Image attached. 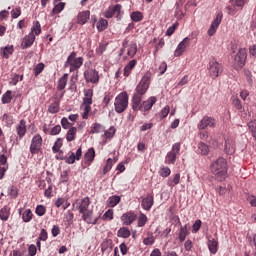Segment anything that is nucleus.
<instances>
[{"label": "nucleus", "mask_w": 256, "mask_h": 256, "mask_svg": "<svg viewBox=\"0 0 256 256\" xmlns=\"http://www.w3.org/2000/svg\"><path fill=\"white\" fill-rule=\"evenodd\" d=\"M79 209V213L82 215V219L86 221V223H97V220L94 222L91 221V217H93V206H91V199L89 197H85L79 202L73 204V207Z\"/></svg>", "instance_id": "1"}, {"label": "nucleus", "mask_w": 256, "mask_h": 256, "mask_svg": "<svg viewBox=\"0 0 256 256\" xmlns=\"http://www.w3.org/2000/svg\"><path fill=\"white\" fill-rule=\"evenodd\" d=\"M211 171L217 181H225L227 178V160L223 157L218 158L211 164Z\"/></svg>", "instance_id": "2"}, {"label": "nucleus", "mask_w": 256, "mask_h": 256, "mask_svg": "<svg viewBox=\"0 0 256 256\" xmlns=\"http://www.w3.org/2000/svg\"><path fill=\"white\" fill-rule=\"evenodd\" d=\"M35 35H41V24L39 21L34 22L31 32L23 38L21 48L29 49L35 43Z\"/></svg>", "instance_id": "3"}, {"label": "nucleus", "mask_w": 256, "mask_h": 256, "mask_svg": "<svg viewBox=\"0 0 256 256\" xmlns=\"http://www.w3.org/2000/svg\"><path fill=\"white\" fill-rule=\"evenodd\" d=\"M129 107V95L127 92L118 94L114 101V109L116 113H123Z\"/></svg>", "instance_id": "4"}, {"label": "nucleus", "mask_w": 256, "mask_h": 256, "mask_svg": "<svg viewBox=\"0 0 256 256\" xmlns=\"http://www.w3.org/2000/svg\"><path fill=\"white\" fill-rule=\"evenodd\" d=\"M81 65H83V57L77 58V53L72 52L68 56V58L64 64V67H69L70 73H73V71H77V69H79L81 67Z\"/></svg>", "instance_id": "5"}, {"label": "nucleus", "mask_w": 256, "mask_h": 256, "mask_svg": "<svg viewBox=\"0 0 256 256\" xmlns=\"http://www.w3.org/2000/svg\"><path fill=\"white\" fill-rule=\"evenodd\" d=\"M248 0H230V5L226 6L228 15H236L237 11H241Z\"/></svg>", "instance_id": "6"}, {"label": "nucleus", "mask_w": 256, "mask_h": 256, "mask_svg": "<svg viewBox=\"0 0 256 256\" xmlns=\"http://www.w3.org/2000/svg\"><path fill=\"white\" fill-rule=\"evenodd\" d=\"M245 61H247V49L241 48L234 57L235 69H243L245 66Z\"/></svg>", "instance_id": "7"}, {"label": "nucleus", "mask_w": 256, "mask_h": 256, "mask_svg": "<svg viewBox=\"0 0 256 256\" xmlns=\"http://www.w3.org/2000/svg\"><path fill=\"white\" fill-rule=\"evenodd\" d=\"M208 71L212 79H217L223 73V65L216 60H211L208 65Z\"/></svg>", "instance_id": "8"}, {"label": "nucleus", "mask_w": 256, "mask_h": 256, "mask_svg": "<svg viewBox=\"0 0 256 256\" xmlns=\"http://www.w3.org/2000/svg\"><path fill=\"white\" fill-rule=\"evenodd\" d=\"M180 151H181V144L175 143L172 146V150L167 153L165 162L168 165H175V161H177V156L179 155Z\"/></svg>", "instance_id": "9"}, {"label": "nucleus", "mask_w": 256, "mask_h": 256, "mask_svg": "<svg viewBox=\"0 0 256 256\" xmlns=\"http://www.w3.org/2000/svg\"><path fill=\"white\" fill-rule=\"evenodd\" d=\"M191 45V38L186 37L184 38L176 47L174 51V57H181L185 51H187V48Z\"/></svg>", "instance_id": "10"}, {"label": "nucleus", "mask_w": 256, "mask_h": 256, "mask_svg": "<svg viewBox=\"0 0 256 256\" xmlns=\"http://www.w3.org/2000/svg\"><path fill=\"white\" fill-rule=\"evenodd\" d=\"M41 145H43V138L41 135L36 134L31 141L30 152L32 155L37 154L38 151H41Z\"/></svg>", "instance_id": "11"}, {"label": "nucleus", "mask_w": 256, "mask_h": 256, "mask_svg": "<svg viewBox=\"0 0 256 256\" xmlns=\"http://www.w3.org/2000/svg\"><path fill=\"white\" fill-rule=\"evenodd\" d=\"M150 83L151 81L149 80V76H143L136 87V93L138 95H145V93H147V89H149Z\"/></svg>", "instance_id": "12"}, {"label": "nucleus", "mask_w": 256, "mask_h": 256, "mask_svg": "<svg viewBox=\"0 0 256 256\" xmlns=\"http://www.w3.org/2000/svg\"><path fill=\"white\" fill-rule=\"evenodd\" d=\"M221 21H223V13H218L216 15V18L211 23L210 28L208 29L209 37H213L215 33H217V29H219V25H221Z\"/></svg>", "instance_id": "13"}, {"label": "nucleus", "mask_w": 256, "mask_h": 256, "mask_svg": "<svg viewBox=\"0 0 256 256\" xmlns=\"http://www.w3.org/2000/svg\"><path fill=\"white\" fill-rule=\"evenodd\" d=\"M215 125H217V122L215 121V118L213 117H209V116H205L204 118H202V120L198 123L197 128L200 131H203L205 129H207V127H215Z\"/></svg>", "instance_id": "14"}, {"label": "nucleus", "mask_w": 256, "mask_h": 256, "mask_svg": "<svg viewBox=\"0 0 256 256\" xmlns=\"http://www.w3.org/2000/svg\"><path fill=\"white\" fill-rule=\"evenodd\" d=\"M84 77L87 83H97L99 81V72L94 69H90L84 72Z\"/></svg>", "instance_id": "15"}, {"label": "nucleus", "mask_w": 256, "mask_h": 256, "mask_svg": "<svg viewBox=\"0 0 256 256\" xmlns=\"http://www.w3.org/2000/svg\"><path fill=\"white\" fill-rule=\"evenodd\" d=\"M135 219H137V215L133 212L124 213L121 217L123 225H131Z\"/></svg>", "instance_id": "16"}, {"label": "nucleus", "mask_w": 256, "mask_h": 256, "mask_svg": "<svg viewBox=\"0 0 256 256\" xmlns=\"http://www.w3.org/2000/svg\"><path fill=\"white\" fill-rule=\"evenodd\" d=\"M155 103H157V97L151 96L146 101L142 102L141 111H149Z\"/></svg>", "instance_id": "17"}, {"label": "nucleus", "mask_w": 256, "mask_h": 256, "mask_svg": "<svg viewBox=\"0 0 256 256\" xmlns=\"http://www.w3.org/2000/svg\"><path fill=\"white\" fill-rule=\"evenodd\" d=\"M153 203H154V199H153V195L148 194L141 203V207L142 209H144L145 211H149L152 207H153Z\"/></svg>", "instance_id": "18"}, {"label": "nucleus", "mask_w": 256, "mask_h": 256, "mask_svg": "<svg viewBox=\"0 0 256 256\" xmlns=\"http://www.w3.org/2000/svg\"><path fill=\"white\" fill-rule=\"evenodd\" d=\"M116 13H117V15H119V13H121V5L120 4L109 7L108 10L104 13V17H106V19H111V17H113V15H115Z\"/></svg>", "instance_id": "19"}, {"label": "nucleus", "mask_w": 256, "mask_h": 256, "mask_svg": "<svg viewBox=\"0 0 256 256\" xmlns=\"http://www.w3.org/2000/svg\"><path fill=\"white\" fill-rule=\"evenodd\" d=\"M16 133L20 137V139H23V137H25V133H27V125L25 120H21L16 126Z\"/></svg>", "instance_id": "20"}, {"label": "nucleus", "mask_w": 256, "mask_h": 256, "mask_svg": "<svg viewBox=\"0 0 256 256\" xmlns=\"http://www.w3.org/2000/svg\"><path fill=\"white\" fill-rule=\"evenodd\" d=\"M13 51H15V48L13 47V45H8L0 48V55H2L4 59H9V57L13 55Z\"/></svg>", "instance_id": "21"}, {"label": "nucleus", "mask_w": 256, "mask_h": 256, "mask_svg": "<svg viewBox=\"0 0 256 256\" xmlns=\"http://www.w3.org/2000/svg\"><path fill=\"white\" fill-rule=\"evenodd\" d=\"M141 101H143V98H141V94H134L132 98L133 111H139V109L141 110Z\"/></svg>", "instance_id": "22"}, {"label": "nucleus", "mask_w": 256, "mask_h": 256, "mask_svg": "<svg viewBox=\"0 0 256 256\" xmlns=\"http://www.w3.org/2000/svg\"><path fill=\"white\" fill-rule=\"evenodd\" d=\"M224 151L227 155H233L235 153V142L233 139H227L225 141Z\"/></svg>", "instance_id": "23"}, {"label": "nucleus", "mask_w": 256, "mask_h": 256, "mask_svg": "<svg viewBox=\"0 0 256 256\" xmlns=\"http://www.w3.org/2000/svg\"><path fill=\"white\" fill-rule=\"evenodd\" d=\"M137 66V60H131L125 67H124V77H129L131 75V71L135 69Z\"/></svg>", "instance_id": "24"}, {"label": "nucleus", "mask_w": 256, "mask_h": 256, "mask_svg": "<svg viewBox=\"0 0 256 256\" xmlns=\"http://www.w3.org/2000/svg\"><path fill=\"white\" fill-rule=\"evenodd\" d=\"M58 1L59 0H54V8L52 10L53 15H59V13L65 9V2H59L57 4Z\"/></svg>", "instance_id": "25"}, {"label": "nucleus", "mask_w": 256, "mask_h": 256, "mask_svg": "<svg viewBox=\"0 0 256 256\" xmlns=\"http://www.w3.org/2000/svg\"><path fill=\"white\" fill-rule=\"evenodd\" d=\"M91 15V12L89 11H84L78 14V23L80 25H85L87 21H89V16Z\"/></svg>", "instance_id": "26"}, {"label": "nucleus", "mask_w": 256, "mask_h": 256, "mask_svg": "<svg viewBox=\"0 0 256 256\" xmlns=\"http://www.w3.org/2000/svg\"><path fill=\"white\" fill-rule=\"evenodd\" d=\"M93 159H95V149L90 148L84 155V161L85 163H92Z\"/></svg>", "instance_id": "27"}, {"label": "nucleus", "mask_w": 256, "mask_h": 256, "mask_svg": "<svg viewBox=\"0 0 256 256\" xmlns=\"http://www.w3.org/2000/svg\"><path fill=\"white\" fill-rule=\"evenodd\" d=\"M127 55L128 57H130L131 59H133V57H135V55H137V44L136 43H130L128 45V49H127Z\"/></svg>", "instance_id": "28"}, {"label": "nucleus", "mask_w": 256, "mask_h": 256, "mask_svg": "<svg viewBox=\"0 0 256 256\" xmlns=\"http://www.w3.org/2000/svg\"><path fill=\"white\" fill-rule=\"evenodd\" d=\"M77 137V127H71L69 128L67 134H66V139L67 141H75V138Z\"/></svg>", "instance_id": "29"}, {"label": "nucleus", "mask_w": 256, "mask_h": 256, "mask_svg": "<svg viewBox=\"0 0 256 256\" xmlns=\"http://www.w3.org/2000/svg\"><path fill=\"white\" fill-rule=\"evenodd\" d=\"M83 103H93V89L84 90Z\"/></svg>", "instance_id": "30"}, {"label": "nucleus", "mask_w": 256, "mask_h": 256, "mask_svg": "<svg viewBox=\"0 0 256 256\" xmlns=\"http://www.w3.org/2000/svg\"><path fill=\"white\" fill-rule=\"evenodd\" d=\"M11 215L10 209L7 206H4L0 210V219L1 221H7L9 219V216Z\"/></svg>", "instance_id": "31"}, {"label": "nucleus", "mask_w": 256, "mask_h": 256, "mask_svg": "<svg viewBox=\"0 0 256 256\" xmlns=\"http://www.w3.org/2000/svg\"><path fill=\"white\" fill-rule=\"evenodd\" d=\"M117 235L122 239H128V237H131V231L129 230V228L122 227L118 230Z\"/></svg>", "instance_id": "32"}, {"label": "nucleus", "mask_w": 256, "mask_h": 256, "mask_svg": "<svg viewBox=\"0 0 256 256\" xmlns=\"http://www.w3.org/2000/svg\"><path fill=\"white\" fill-rule=\"evenodd\" d=\"M181 181V174L177 173L175 174L173 179H169L167 182L168 187H175V185H179Z\"/></svg>", "instance_id": "33"}, {"label": "nucleus", "mask_w": 256, "mask_h": 256, "mask_svg": "<svg viewBox=\"0 0 256 256\" xmlns=\"http://www.w3.org/2000/svg\"><path fill=\"white\" fill-rule=\"evenodd\" d=\"M187 235H189V231L187 230V225L183 226L180 228V232H179V241L181 243H183V241H185Z\"/></svg>", "instance_id": "34"}, {"label": "nucleus", "mask_w": 256, "mask_h": 256, "mask_svg": "<svg viewBox=\"0 0 256 256\" xmlns=\"http://www.w3.org/2000/svg\"><path fill=\"white\" fill-rule=\"evenodd\" d=\"M69 74H64L58 81V89L63 90L67 87V79Z\"/></svg>", "instance_id": "35"}, {"label": "nucleus", "mask_w": 256, "mask_h": 256, "mask_svg": "<svg viewBox=\"0 0 256 256\" xmlns=\"http://www.w3.org/2000/svg\"><path fill=\"white\" fill-rule=\"evenodd\" d=\"M208 249L210 251V253H217V240L215 239H211V240H208Z\"/></svg>", "instance_id": "36"}, {"label": "nucleus", "mask_w": 256, "mask_h": 256, "mask_svg": "<svg viewBox=\"0 0 256 256\" xmlns=\"http://www.w3.org/2000/svg\"><path fill=\"white\" fill-rule=\"evenodd\" d=\"M108 25H109V22H107L106 19L100 18L99 21L97 22V29L98 31H105Z\"/></svg>", "instance_id": "37"}, {"label": "nucleus", "mask_w": 256, "mask_h": 256, "mask_svg": "<svg viewBox=\"0 0 256 256\" xmlns=\"http://www.w3.org/2000/svg\"><path fill=\"white\" fill-rule=\"evenodd\" d=\"M120 201H121V197L111 196L108 199V205H109V207H116V205H119Z\"/></svg>", "instance_id": "38"}, {"label": "nucleus", "mask_w": 256, "mask_h": 256, "mask_svg": "<svg viewBox=\"0 0 256 256\" xmlns=\"http://www.w3.org/2000/svg\"><path fill=\"white\" fill-rule=\"evenodd\" d=\"M22 219L24 223H29V221L33 219V212H31V209H27L26 211L23 212Z\"/></svg>", "instance_id": "39"}, {"label": "nucleus", "mask_w": 256, "mask_h": 256, "mask_svg": "<svg viewBox=\"0 0 256 256\" xmlns=\"http://www.w3.org/2000/svg\"><path fill=\"white\" fill-rule=\"evenodd\" d=\"M61 147H63V139L58 138L52 147L53 153H59Z\"/></svg>", "instance_id": "40"}, {"label": "nucleus", "mask_w": 256, "mask_h": 256, "mask_svg": "<svg viewBox=\"0 0 256 256\" xmlns=\"http://www.w3.org/2000/svg\"><path fill=\"white\" fill-rule=\"evenodd\" d=\"M198 150L201 155H209V146L203 142L198 144Z\"/></svg>", "instance_id": "41"}, {"label": "nucleus", "mask_w": 256, "mask_h": 256, "mask_svg": "<svg viewBox=\"0 0 256 256\" xmlns=\"http://www.w3.org/2000/svg\"><path fill=\"white\" fill-rule=\"evenodd\" d=\"M132 21H134L135 23H139V21H143V14L139 11L133 12L130 15Z\"/></svg>", "instance_id": "42"}, {"label": "nucleus", "mask_w": 256, "mask_h": 256, "mask_svg": "<svg viewBox=\"0 0 256 256\" xmlns=\"http://www.w3.org/2000/svg\"><path fill=\"white\" fill-rule=\"evenodd\" d=\"M114 163H117V160L108 158L106 166L104 167V173H108V171H111V168L113 167Z\"/></svg>", "instance_id": "43"}, {"label": "nucleus", "mask_w": 256, "mask_h": 256, "mask_svg": "<svg viewBox=\"0 0 256 256\" xmlns=\"http://www.w3.org/2000/svg\"><path fill=\"white\" fill-rule=\"evenodd\" d=\"M2 120L7 125V127H11V125H13V116L10 114H4Z\"/></svg>", "instance_id": "44"}, {"label": "nucleus", "mask_w": 256, "mask_h": 256, "mask_svg": "<svg viewBox=\"0 0 256 256\" xmlns=\"http://www.w3.org/2000/svg\"><path fill=\"white\" fill-rule=\"evenodd\" d=\"M35 213H36V215H38V217H43V215H45V213H47V209L43 205H38L36 207Z\"/></svg>", "instance_id": "45"}, {"label": "nucleus", "mask_w": 256, "mask_h": 256, "mask_svg": "<svg viewBox=\"0 0 256 256\" xmlns=\"http://www.w3.org/2000/svg\"><path fill=\"white\" fill-rule=\"evenodd\" d=\"M147 223V215L141 213L138 218V227H145Z\"/></svg>", "instance_id": "46"}, {"label": "nucleus", "mask_w": 256, "mask_h": 256, "mask_svg": "<svg viewBox=\"0 0 256 256\" xmlns=\"http://www.w3.org/2000/svg\"><path fill=\"white\" fill-rule=\"evenodd\" d=\"M11 99L13 97L11 96V91H7L5 94L2 96V103L5 105L7 103H11Z\"/></svg>", "instance_id": "47"}, {"label": "nucleus", "mask_w": 256, "mask_h": 256, "mask_svg": "<svg viewBox=\"0 0 256 256\" xmlns=\"http://www.w3.org/2000/svg\"><path fill=\"white\" fill-rule=\"evenodd\" d=\"M49 113H59V102L52 103L48 108Z\"/></svg>", "instance_id": "48"}, {"label": "nucleus", "mask_w": 256, "mask_h": 256, "mask_svg": "<svg viewBox=\"0 0 256 256\" xmlns=\"http://www.w3.org/2000/svg\"><path fill=\"white\" fill-rule=\"evenodd\" d=\"M103 221H112L113 219V210H107L102 216Z\"/></svg>", "instance_id": "49"}, {"label": "nucleus", "mask_w": 256, "mask_h": 256, "mask_svg": "<svg viewBox=\"0 0 256 256\" xmlns=\"http://www.w3.org/2000/svg\"><path fill=\"white\" fill-rule=\"evenodd\" d=\"M101 131H103V126L99 123H95L93 128L90 130V133L91 134L101 133Z\"/></svg>", "instance_id": "50"}, {"label": "nucleus", "mask_w": 256, "mask_h": 256, "mask_svg": "<svg viewBox=\"0 0 256 256\" xmlns=\"http://www.w3.org/2000/svg\"><path fill=\"white\" fill-rule=\"evenodd\" d=\"M75 159H77L75 157V153L70 152L68 154V156L65 157V161L69 164V165H73V163H75Z\"/></svg>", "instance_id": "51"}, {"label": "nucleus", "mask_w": 256, "mask_h": 256, "mask_svg": "<svg viewBox=\"0 0 256 256\" xmlns=\"http://www.w3.org/2000/svg\"><path fill=\"white\" fill-rule=\"evenodd\" d=\"M159 173L161 177H169L171 175V169L169 167H162Z\"/></svg>", "instance_id": "52"}, {"label": "nucleus", "mask_w": 256, "mask_h": 256, "mask_svg": "<svg viewBox=\"0 0 256 256\" xmlns=\"http://www.w3.org/2000/svg\"><path fill=\"white\" fill-rule=\"evenodd\" d=\"M169 111H171V108L169 106H165L160 113V119H165V117L169 115Z\"/></svg>", "instance_id": "53"}, {"label": "nucleus", "mask_w": 256, "mask_h": 256, "mask_svg": "<svg viewBox=\"0 0 256 256\" xmlns=\"http://www.w3.org/2000/svg\"><path fill=\"white\" fill-rule=\"evenodd\" d=\"M105 137L107 139H111L113 137V135H115V127H110L105 133H104Z\"/></svg>", "instance_id": "54"}, {"label": "nucleus", "mask_w": 256, "mask_h": 256, "mask_svg": "<svg viewBox=\"0 0 256 256\" xmlns=\"http://www.w3.org/2000/svg\"><path fill=\"white\" fill-rule=\"evenodd\" d=\"M201 220H196L192 226V233H197L201 229Z\"/></svg>", "instance_id": "55"}, {"label": "nucleus", "mask_w": 256, "mask_h": 256, "mask_svg": "<svg viewBox=\"0 0 256 256\" xmlns=\"http://www.w3.org/2000/svg\"><path fill=\"white\" fill-rule=\"evenodd\" d=\"M176 19H183V11L179 8V3H176V12H175Z\"/></svg>", "instance_id": "56"}, {"label": "nucleus", "mask_w": 256, "mask_h": 256, "mask_svg": "<svg viewBox=\"0 0 256 256\" xmlns=\"http://www.w3.org/2000/svg\"><path fill=\"white\" fill-rule=\"evenodd\" d=\"M11 15L13 19H17L18 17L21 16V8H15L11 11Z\"/></svg>", "instance_id": "57"}, {"label": "nucleus", "mask_w": 256, "mask_h": 256, "mask_svg": "<svg viewBox=\"0 0 256 256\" xmlns=\"http://www.w3.org/2000/svg\"><path fill=\"white\" fill-rule=\"evenodd\" d=\"M107 50V45L106 44H100L98 48H96V53L97 55H101L102 53H105Z\"/></svg>", "instance_id": "58"}, {"label": "nucleus", "mask_w": 256, "mask_h": 256, "mask_svg": "<svg viewBox=\"0 0 256 256\" xmlns=\"http://www.w3.org/2000/svg\"><path fill=\"white\" fill-rule=\"evenodd\" d=\"M44 69H45V64L43 63L37 64L36 67L34 68L35 74L39 75V73H41Z\"/></svg>", "instance_id": "59"}, {"label": "nucleus", "mask_w": 256, "mask_h": 256, "mask_svg": "<svg viewBox=\"0 0 256 256\" xmlns=\"http://www.w3.org/2000/svg\"><path fill=\"white\" fill-rule=\"evenodd\" d=\"M60 133H61V126L60 125L54 126L50 131V135H59Z\"/></svg>", "instance_id": "60"}, {"label": "nucleus", "mask_w": 256, "mask_h": 256, "mask_svg": "<svg viewBox=\"0 0 256 256\" xmlns=\"http://www.w3.org/2000/svg\"><path fill=\"white\" fill-rule=\"evenodd\" d=\"M61 125H62L63 129H69V127H71V123L69 122V119H67L65 117L62 118Z\"/></svg>", "instance_id": "61"}, {"label": "nucleus", "mask_w": 256, "mask_h": 256, "mask_svg": "<svg viewBox=\"0 0 256 256\" xmlns=\"http://www.w3.org/2000/svg\"><path fill=\"white\" fill-rule=\"evenodd\" d=\"M144 245H153L155 243V237L150 236L143 240Z\"/></svg>", "instance_id": "62"}, {"label": "nucleus", "mask_w": 256, "mask_h": 256, "mask_svg": "<svg viewBox=\"0 0 256 256\" xmlns=\"http://www.w3.org/2000/svg\"><path fill=\"white\" fill-rule=\"evenodd\" d=\"M47 230L42 229L38 237L39 241H45L47 239Z\"/></svg>", "instance_id": "63"}, {"label": "nucleus", "mask_w": 256, "mask_h": 256, "mask_svg": "<svg viewBox=\"0 0 256 256\" xmlns=\"http://www.w3.org/2000/svg\"><path fill=\"white\" fill-rule=\"evenodd\" d=\"M247 201L250 203L251 207H256V196H248Z\"/></svg>", "instance_id": "64"}]
</instances>
